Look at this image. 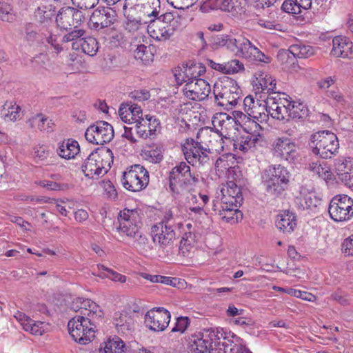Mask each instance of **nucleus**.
<instances>
[{"mask_svg": "<svg viewBox=\"0 0 353 353\" xmlns=\"http://www.w3.org/2000/svg\"><path fill=\"white\" fill-rule=\"evenodd\" d=\"M296 204L299 209L312 210L321 203V200L314 192L302 190L300 195L296 198Z\"/></svg>", "mask_w": 353, "mask_h": 353, "instance_id": "473e14b6", "label": "nucleus"}, {"mask_svg": "<svg viewBox=\"0 0 353 353\" xmlns=\"http://www.w3.org/2000/svg\"><path fill=\"white\" fill-rule=\"evenodd\" d=\"M170 313L163 307L154 308L145 315V323L152 330L163 331L170 321Z\"/></svg>", "mask_w": 353, "mask_h": 353, "instance_id": "a211bd4d", "label": "nucleus"}, {"mask_svg": "<svg viewBox=\"0 0 353 353\" xmlns=\"http://www.w3.org/2000/svg\"><path fill=\"white\" fill-rule=\"evenodd\" d=\"M20 107L16 105L6 104L1 110V117L7 121H15L19 117Z\"/></svg>", "mask_w": 353, "mask_h": 353, "instance_id": "de8ad7c7", "label": "nucleus"}, {"mask_svg": "<svg viewBox=\"0 0 353 353\" xmlns=\"http://www.w3.org/2000/svg\"><path fill=\"white\" fill-rule=\"evenodd\" d=\"M245 132L236 135L232 140L234 151L243 153L253 150L258 144L261 143V136L259 132L261 125L254 120L248 121V127H243Z\"/></svg>", "mask_w": 353, "mask_h": 353, "instance_id": "39448f33", "label": "nucleus"}, {"mask_svg": "<svg viewBox=\"0 0 353 353\" xmlns=\"http://www.w3.org/2000/svg\"><path fill=\"white\" fill-rule=\"evenodd\" d=\"M309 170L324 180L331 179L332 172L323 162L321 163L319 161L310 162Z\"/></svg>", "mask_w": 353, "mask_h": 353, "instance_id": "c03bdc74", "label": "nucleus"}, {"mask_svg": "<svg viewBox=\"0 0 353 353\" xmlns=\"http://www.w3.org/2000/svg\"><path fill=\"white\" fill-rule=\"evenodd\" d=\"M113 152L106 147L98 148L85 159L81 168L86 177L98 179L105 175L113 163Z\"/></svg>", "mask_w": 353, "mask_h": 353, "instance_id": "f257e3e1", "label": "nucleus"}, {"mask_svg": "<svg viewBox=\"0 0 353 353\" xmlns=\"http://www.w3.org/2000/svg\"><path fill=\"white\" fill-rule=\"evenodd\" d=\"M137 315V311L132 310L130 308L125 309L121 312H116L114 316V321L118 331L126 334L133 330Z\"/></svg>", "mask_w": 353, "mask_h": 353, "instance_id": "b1692460", "label": "nucleus"}, {"mask_svg": "<svg viewBox=\"0 0 353 353\" xmlns=\"http://www.w3.org/2000/svg\"><path fill=\"white\" fill-rule=\"evenodd\" d=\"M305 110L304 105L301 103H294L293 105L288 109L289 119H301L305 114Z\"/></svg>", "mask_w": 353, "mask_h": 353, "instance_id": "5fc2aeb1", "label": "nucleus"}, {"mask_svg": "<svg viewBox=\"0 0 353 353\" xmlns=\"http://www.w3.org/2000/svg\"><path fill=\"white\" fill-rule=\"evenodd\" d=\"M213 94L217 105L227 109L235 106L240 99L239 87L236 81L228 77L214 83Z\"/></svg>", "mask_w": 353, "mask_h": 353, "instance_id": "20e7f679", "label": "nucleus"}, {"mask_svg": "<svg viewBox=\"0 0 353 353\" xmlns=\"http://www.w3.org/2000/svg\"><path fill=\"white\" fill-rule=\"evenodd\" d=\"M195 235L192 232H185L182 236L178 248H174L175 251H177L179 254L183 256L188 255L192 245L194 243Z\"/></svg>", "mask_w": 353, "mask_h": 353, "instance_id": "37998d69", "label": "nucleus"}, {"mask_svg": "<svg viewBox=\"0 0 353 353\" xmlns=\"http://www.w3.org/2000/svg\"><path fill=\"white\" fill-rule=\"evenodd\" d=\"M128 105L125 104H121L120 108L119 109V114L121 117V119L125 122L128 123L129 124L134 123L132 120V117L131 116L130 111L127 109Z\"/></svg>", "mask_w": 353, "mask_h": 353, "instance_id": "338daca9", "label": "nucleus"}, {"mask_svg": "<svg viewBox=\"0 0 353 353\" xmlns=\"http://www.w3.org/2000/svg\"><path fill=\"white\" fill-rule=\"evenodd\" d=\"M148 32L154 39L165 41L174 34V28L166 26L161 21L151 18L148 26Z\"/></svg>", "mask_w": 353, "mask_h": 353, "instance_id": "cd10ccee", "label": "nucleus"}, {"mask_svg": "<svg viewBox=\"0 0 353 353\" xmlns=\"http://www.w3.org/2000/svg\"><path fill=\"white\" fill-rule=\"evenodd\" d=\"M211 336L223 340L218 342V353H252L246 347L243 339L231 332L223 329L217 330V332H212Z\"/></svg>", "mask_w": 353, "mask_h": 353, "instance_id": "1a4fd4ad", "label": "nucleus"}, {"mask_svg": "<svg viewBox=\"0 0 353 353\" xmlns=\"http://www.w3.org/2000/svg\"><path fill=\"white\" fill-rule=\"evenodd\" d=\"M20 34L28 46H34L39 43L40 34L38 26L33 23H26L21 29Z\"/></svg>", "mask_w": 353, "mask_h": 353, "instance_id": "7c9ffc66", "label": "nucleus"}, {"mask_svg": "<svg viewBox=\"0 0 353 353\" xmlns=\"http://www.w3.org/2000/svg\"><path fill=\"white\" fill-rule=\"evenodd\" d=\"M92 321L90 318L82 315H77L69 321L68 331L76 342L85 345L94 339L96 325Z\"/></svg>", "mask_w": 353, "mask_h": 353, "instance_id": "423d86ee", "label": "nucleus"}, {"mask_svg": "<svg viewBox=\"0 0 353 353\" xmlns=\"http://www.w3.org/2000/svg\"><path fill=\"white\" fill-rule=\"evenodd\" d=\"M125 105H128L127 109L130 111V114L132 117V120L134 121V123H141L142 122L146 123L144 120V118H143V112L140 106L137 105V104L130 105L126 103Z\"/></svg>", "mask_w": 353, "mask_h": 353, "instance_id": "bf43d9fd", "label": "nucleus"}, {"mask_svg": "<svg viewBox=\"0 0 353 353\" xmlns=\"http://www.w3.org/2000/svg\"><path fill=\"white\" fill-rule=\"evenodd\" d=\"M288 51L294 57L299 59L308 58L315 52L313 47L301 43L290 46Z\"/></svg>", "mask_w": 353, "mask_h": 353, "instance_id": "a19ab883", "label": "nucleus"}, {"mask_svg": "<svg viewBox=\"0 0 353 353\" xmlns=\"http://www.w3.org/2000/svg\"><path fill=\"white\" fill-rule=\"evenodd\" d=\"M121 183L129 191H141L149 183V172L143 166L135 164L123 173Z\"/></svg>", "mask_w": 353, "mask_h": 353, "instance_id": "9d476101", "label": "nucleus"}, {"mask_svg": "<svg viewBox=\"0 0 353 353\" xmlns=\"http://www.w3.org/2000/svg\"><path fill=\"white\" fill-rule=\"evenodd\" d=\"M236 54L247 59L263 63L270 62V58L269 57H267L258 48L253 45L249 39L242 36L239 37V46Z\"/></svg>", "mask_w": 353, "mask_h": 353, "instance_id": "6ab92c4d", "label": "nucleus"}, {"mask_svg": "<svg viewBox=\"0 0 353 353\" xmlns=\"http://www.w3.org/2000/svg\"><path fill=\"white\" fill-rule=\"evenodd\" d=\"M143 158L152 163H159L163 159L162 148L152 145L144 150L141 154Z\"/></svg>", "mask_w": 353, "mask_h": 353, "instance_id": "ea45409f", "label": "nucleus"}, {"mask_svg": "<svg viewBox=\"0 0 353 353\" xmlns=\"http://www.w3.org/2000/svg\"><path fill=\"white\" fill-rule=\"evenodd\" d=\"M198 0H167L173 8L184 10L192 6Z\"/></svg>", "mask_w": 353, "mask_h": 353, "instance_id": "680f3d73", "label": "nucleus"}, {"mask_svg": "<svg viewBox=\"0 0 353 353\" xmlns=\"http://www.w3.org/2000/svg\"><path fill=\"white\" fill-rule=\"evenodd\" d=\"M118 221L119 225L117 230L121 235L136 238L141 226V210L125 208L119 212Z\"/></svg>", "mask_w": 353, "mask_h": 353, "instance_id": "6e6552de", "label": "nucleus"}, {"mask_svg": "<svg viewBox=\"0 0 353 353\" xmlns=\"http://www.w3.org/2000/svg\"><path fill=\"white\" fill-rule=\"evenodd\" d=\"M92 274L102 279L108 278L114 281H119L120 283H125L126 281L125 276L116 272L102 264H97L96 266L92 267Z\"/></svg>", "mask_w": 353, "mask_h": 353, "instance_id": "f704fd0d", "label": "nucleus"}, {"mask_svg": "<svg viewBox=\"0 0 353 353\" xmlns=\"http://www.w3.org/2000/svg\"><path fill=\"white\" fill-rule=\"evenodd\" d=\"M353 43L345 37L336 36L332 39L331 55L335 57L347 58L352 53Z\"/></svg>", "mask_w": 353, "mask_h": 353, "instance_id": "c85d7f7f", "label": "nucleus"}, {"mask_svg": "<svg viewBox=\"0 0 353 353\" xmlns=\"http://www.w3.org/2000/svg\"><path fill=\"white\" fill-rule=\"evenodd\" d=\"M210 91V84L203 79H195L188 81L183 89V94L186 98L197 101L206 99Z\"/></svg>", "mask_w": 353, "mask_h": 353, "instance_id": "dca6fc26", "label": "nucleus"}, {"mask_svg": "<svg viewBox=\"0 0 353 353\" xmlns=\"http://www.w3.org/2000/svg\"><path fill=\"white\" fill-rule=\"evenodd\" d=\"M161 9L159 0H125L123 10L126 13L139 14L152 18L159 15Z\"/></svg>", "mask_w": 353, "mask_h": 353, "instance_id": "f8f14e48", "label": "nucleus"}, {"mask_svg": "<svg viewBox=\"0 0 353 353\" xmlns=\"http://www.w3.org/2000/svg\"><path fill=\"white\" fill-rule=\"evenodd\" d=\"M221 329V328L210 330H209V333L205 335H204V334H199L192 336L190 341V348L191 351L194 353H210V350H212V345L213 343L217 347L216 350L219 351L218 342L223 341V340L212 336L211 334L212 332H217V330Z\"/></svg>", "mask_w": 353, "mask_h": 353, "instance_id": "412c9836", "label": "nucleus"}, {"mask_svg": "<svg viewBox=\"0 0 353 353\" xmlns=\"http://www.w3.org/2000/svg\"><path fill=\"white\" fill-rule=\"evenodd\" d=\"M125 344L119 337L114 336L101 344L99 353H123Z\"/></svg>", "mask_w": 353, "mask_h": 353, "instance_id": "4c0bfd02", "label": "nucleus"}, {"mask_svg": "<svg viewBox=\"0 0 353 353\" xmlns=\"http://www.w3.org/2000/svg\"><path fill=\"white\" fill-rule=\"evenodd\" d=\"M214 127L220 128L227 132L235 130L237 126L236 119L225 112L216 113L212 119Z\"/></svg>", "mask_w": 353, "mask_h": 353, "instance_id": "2f4dec72", "label": "nucleus"}, {"mask_svg": "<svg viewBox=\"0 0 353 353\" xmlns=\"http://www.w3.org/2000/svg\"><path fill=\"white\" fill-rule=\"evenodd\" d=\"M221 203L240 206L243 202V198L241 190L233 181L227 183V185L221 189Z\"/></svg>", "mask_w": 353, "mask_h": 353, "instance_id": "bb28decb", "label": "nucleus"}, {"mask_svg": "<svg viewBox=\"0 0 353 353\" xmlns=\"http://www.w3.org/2000/svg\"><path fill=\"white\" fill-rule=\"evenodd\" d=\"M114 12L105 8L94 10L90 18V22L97 30L109 27L114 23Z\"/></svg>", "mask_w": 353, "mask_h": 353, "instance_id": "a878e982", "label": "nucleus"}, {"mask_svg": "<svg viewBox=\"0 0 353 353\" xmlns=\"http://www.w3.org/2000/svg\"><path fill=\"white\" fill-rule=\"evenodd\" d=\"M202 140L195 141L192 138L186 139L181 144V149L186 161L189 163L191 159H194L197 151L202 150L203 148Z\"/></svg>", "mask_w": 353, "mask_h": 353, "instance_id": "c9c22d12", "label": "nucleus"}, {"mask_svg": "<svg viewBox=\"0 0 353 353\" xmlns=\"http://www.w3.org/2000/svg\"><path fill=\"white\" fill-rule=\"evenodd\" d=\"M80 152V147L78 142L75 140L69 139L59 144L57 149L58 154L63 159H70Z\"/></svg>", "mask_w": 353, "mask_h": 353, "instance_id": "72a5a7b5", "label": "nucleus"}, {"mask_svg": "<svg viewBox=\"0 0 353 353\" xmlns=\"http://www.w3.org/2000/svg\"><path fill=\"white\" fill-rule=\"evenodd\" d=\"M190 325V319L186 316H180L176 319L175 325L172 329V332L183 333Z\"/></svg>", "mask_w": 353, "mask_h": 353, "instance_id": "052dcab7", "label": "nucleus"}, {"mask_svg": "<svg viewBox=\"0 0 353 353\" xmlns=\"http://www.w3.org/2000/svg\"><path fill=\"white\" fill-rule=\"evenodd\" d=\"M239 207L213 201L212 209L226 223L234 224L243 218L242 212L238 210Z\"/></svg>", "mask_w": 353, "mask_h": 353, "instance_id": "5701e85b", "label": "nucleus"}, {"mask_svg": "<svg viewBox=\"0 0 353 353\" xmlns=\"http://www.w3.org/2000/svg\"><path fill=\"white\" fill-rule=\"evenodd\" d=\"M282 10L288 13H290L292 14H299L301 12V8L299 6V3L296 0L295 1L292 0H286L282 4Z\"/></svg>", "mask_w": 353, "mask_h": 353, "instance_id": "6e6d98bb", "label": "nucleus"}, {"mask_svg": "<svg viewBox=\"0 0 353 353\" xmlns=\"http://www.w3.org/2000/svg\"><path fill=\"white\" fill-rule=\"evenodd\" d=\"M85 137L91 143L103 145L113 139V127L106 121H97L87 128Z\"/></svg>", "mask_w": 353, "mask_h": 353, "instance_id": "ddd939ff", "label": "nucleus"}, {"mask_svg": "<svg viewBox=\"0 0 353 353\" xmlns=\"http://www.w3.org/2000/svg\"><path fill=\"white\" fill-rule=\"evenodd\" d=\"M25 330L30 332L34 335H42L45 332V323L41 321L35 322L32 319H30V322L26 323Z\"/></svg>", "mask_w": 353, "mask_h": 353, "instance_id": "603ef678", "label": "nucleus"}, {"mask_svg": "<svg viewBox=\"0 0 353 353\" xmlns=\"http://www.w3.org/2000/svg\"><path fill=\"white\" fill-rule=\"evenodd\" d=\"M210 153L208 152V150H206V148L204 146L202 148V150L197 151L196 153V157H193L194 159H191L189 162L190 164H192L193 166H204L210 165Z\"/></svg>", "mask_w": 353, "mask_h": 353, "instance_id": "49530a36", "label": "nucleus"}, {"mask_svg": "<svg viewBox=\"0 0 353 353\" xmlns=\"http://www.w3.org/2000/svg\"><path fill=\"white\" fill-rule=\"evenodd\" d=\"M151 236L153 243L159 250L167 254L174 253V245H176V234L172 225L157 223L151 228Z\"/></svg>", "mask_w": 353, "mask_h": 353, "instance_id": "0eeeda50", "label": "nucleus"}, {"mask_svg": "<svg viewBox=\"0 0 353 353\" xmlns=\"http://www.w3.org/2000/svg\"><path fill=\"white\" fill-rule=\"evenodd\" d=\"M205 72V66L201 63L190 61L175 68L174 76L178 85L199 79Z\"/></svg>", "mask_w": 353, "mask_h": 353, "instance_id": "2eb2a0df", "label": "nucleus"}, {"mask_svg": "<svg viewBox=\"0 0 353 353\" xmlns=\"http://www.w3.org/2000/svg\"><path fill=\"white\" fill-rule=\"evenodd\" d=\"M134 57L136 59L140 60L145 64L151 59L152 54L148 50L147 46L140 44L134 50Z\"/></svg>", "mask_w": 353, "mask_h": 353, "instance_id": "8fccbe9b", "label": "nucleus"}, {"mask_svg": "<svg viewBox=\"0 0 353 353\" xmlns=\"http://www.w3.org/2000/svg\"><path fill=\"white\" fill-rule=\"evenodd\" d=\"M328 212L332 219L340 222L353 216V200L347 195H336L330 203Z\"/></svg>", "mask_w": 353, "mask_h": 353, "instance_id": "9b49d317", "label": "nucleus"}, {"mask_svg": "<svg viewBox=\"0 0 353 353\" xmlns=\"http://www.w3.org/2000/svg\"><path fill=\"white\" fill-rule=\"evenodd\" d=\"M290 176L287 168L281 164H274L263 171L261 181L268 194L277 196L288 187Z\"/></svg>", "mask_w": 353, "mask_h": 353, "instance_id": "f03ea898", "label": "nucleus"}, {"mask_svg": "<svg viewBox=\"0 0 353 353\" xmlns=\"http://www.w3.org/2000/svg\"><path fill=\"white\" fill-rule=\"evenodd\" d=\"M276 226L284 234L292 233L296 227V216L290 210H285L277 215Z\"/></svg>", "mask_w": 353, "mask_h": 353, "instance_id": "c756f323", "label": "nucleus"}, {"mask_svg": "<svg viewBox=\"0 0 353 353\" xmlns=\"http://www.w3.org/2000/svg\"><path fill=\"white\" fill-rule=\"evenodd\" d=\"M55 7L50 3L42 4L37 8L34 14L37 20L41 23H47L55 15Z\"/></svg>", "mask_w": 353, "mask_h": 353, "instance_id": "58836bf2", "label": "nucleus"}, {"mask_svg": "<svg viewBox=\"0 0 353 353\" xmlns=\"http://www.w3.org/2000/svg\"><path fill=\"white\" fill-rule=\"evenodd\" d=\"M85 34L83 29L76 28L65 34L62 38L63 43H70L71 47L74 50H79L81 41Z\"/></svg>", "mask_w": 353, "mask_h": 353, "instance_id": "e433bc0d", "label": "nucleus"}, {"mask_svg": "<svg viewBox=\"0 0 353 353\" xmlns=\"http://www.w3.org/2000/svg\"><path fill=\"white\" fill-rule=\"evenodd\" d=\"M342 252L347 256H353V235L346 238L341 245Z\"/></svg>", "mask_w": 353, "mask_h": 353, "instance_id": "774afa93", "label": "nucleus"}, {"mask_svg": "<svg viewBox=\"0 0 353 353\" xmlns=\"http://www.w3.org/2000/svg\"><path fill=\"white\" fill-rule=\"evenodd\" d=\"M274 157L289 163H294L299 157L298 146L288 137L276 138L272 145Z\"/></svg>", "mask_w": 353, "mask_h": 353, "instance_id": "4468645a", "label": "nucleus"}, {"mask_svg": "<svg viewBox=\"0 0 353 353\" xmlns=\"http://www.w3.org/2000/svg\"><path fill=\"white\" fill-rule=\"evenodd\" d=\"M92 301L90 299H83L82 298H77L75 301H73L72 308L77 312L81 310L80 315H86V313L83 312V310L85 312H88Z\"/></svg>", "mask_w": 353, "mask_h": 353, "instance_id": "13d9d810", "label": "nucleus"}, {"mask_svg": "<svg viewBox=\"0 0 353 353\" xmlns=\"http://www.w3.org/2000/svg\"><path fill=\"white\" fill-rule=\"evenodd\" d=\"M254 87L256 93L271 94L277 93L276 79L265 72L258 71L255 73Z\"/></svg>", "mask_w": 353, "mask_h": 353, "instance_id": "393cba45", "label": "nucleus"}, {"mask_svg": "<svg viewBox=\"0 0 353 353\" xmlns=\"http://www.w3.org/2000/svg\"><path fill=\"white\" fill-rule=\"evenodd\" d=\"M10 5L5 1H0V19L4 21H10L12 19L10 14Z\"/></svg>", "mask_w": 353, "mask_h": 353, "instance_id": "e2e57ef3", "label": "nucleus"}, {"mask_svg": "<svg viewBox=\"0 0 353 353\" xmlns=\"http://www.w3.org/2000/svg\"><path fill=\"white\" fill-rule=\"evenodd\" d=\"M196 138L199 140H202L209 153L213 151L220 153L224 150V140L222 134L218 130L202 129L197 133Z\"/></svg>", "mask_w": 353, "mask_h": 353, "instance_id": "4be33fe9", "label": "nucleus"}, {"mask_svg": "<svg viewBox=\"0 0 353 353\" xmlns=\"http://www.w3.org/2000/svg\"><path fill=\"white\" fill-rule=\"evenodd\" d=\"M143 277L147 280L150 281L152 283H160L171 286H174L176 285V279L175 278H171L170 276L144 274L143 275Z\"/></svg>", "mask_w": 353, "mask_h": 353, "instance_id": "09e8293b", "label": "nucleus"}, {"mask_svg": "<svg viewBox=\"0 0 353 353\" xmlns=\"http://www.w3.org/2000/svg\"><path fill=\"white\" fill-rule=\"evenodd\" d=\"M169 181L171 190L175 192L177 184H192L198 179L192 174L190 167L185 162H180L170 171Z\"/></svg>", "mask_w": 353, "mask_h": 353, "instance_id": "f3484780", "label": "nucleus"}, {"mask_svg": "<svg viewBox=\"0 0 353 353\" xmlns=\"http://www.w3.org/2000/svg\"><path fill=\"white\" fill-rule=\"evenodd\" d=\"M312 152L322 159H330L338 152L339 143L335 134L330 131L318 132L311 138Z\"/></svg>", "mask_w": 353, "mask_h": 353, "instance_id": "7ed1b4c3", "label": "nucleus"}, {"mask_svg": "<svg viewBox=\"0 0 353 353\" xmlns=\"http://www.w3.org/2000/svg\"><path fill=\"white\" fill-rule=\"evenodd\" d=\"M133 239H134L137 249L144 252L149 251L152 249L148 239L140 231L138 232L137 237Z\"/></svg>", "mask_w": 353, "mask_h": 353, "instance_id": "4d7b16f0", "label": "nucleus"}, {"mask_svg": "<svg viewBox=\"0 0 353 353\" xmlns=\"http://www.w3.org/2000/svg\"><path fill=\"white\" fill-rule=\"evenodd\" d=\"M83 19L81 11L74 8H62L57 14L56 23L57 26L64 30H71V27L74 28L81 23Z\"/></svg>", "mask_w": 353, "mask_h": 353, "instance_id": "aec40b11", "label": "nucleus"}, {"mask_svg": "<svg viewBox=\"0 0 353 353\" xmlns=\"http://www.w3.org/2000/svg\"><path fill=\"white\" fill-rule=\"evenodd\" d=\"M81 48L85 54L90 56H94L97 54L99 50V45L97 39L90 36L85 34L83 41H81Z\"/></svg>", "mask_w": 353, "mask_h": 353, "instance_id": "a18cd8bd", "label": "nucleus"}, {"mask_svg": "<svg viewBox=\"0 0 353 353\" xmlns=\"http://www.w3.org/2000/svg\"><path fill=\"white\" fill-rule=\"evenodd\" d=\"M187 213L190 218L197 221L204 214V210L200 205L187 206Z\"/></svg>", "mask_w": 353, "mask_h": 353, "instance_id": "0e129e2a", "label": "nucleus"}, {"mask_svg": "<svg viewBox=\"0 0 353 353\" xmlns=\"http://www.w3.org/2000/svg\"><path fill=\"white\" fill-rule=\"evenodd\" d=\"M243 70V64L237 59L231 60L223 64V73L234 74Z\"/></svg>", "mask_w": 353, "mask_h": 353, "instance_id": "864d4df0", "label": "nucleus"}, {"mask_svg": "<svg viewBox=\"0 0 353 353\" xmlns=\"http://www.w3.org/2000/svg\"><path fill=\"white\" fill-rule=\"evenodd\" d=\"M290 108H285V105H279L275 112L272 114V117L278 120H289L288 109Z\"/></svg>", "mask_w": 353, "mask_h": 353, "instance_id": "69168bd1", "label": "nucleus"}, {"mask_svg": "<svg viewBox=\"0 0 353 353\" xmlns=\"http://www.w3.org/2000/svg\"><path fill=\"white\" fill-rule=\"evenodd\" d=\"M28 122L32 128H37L41 131H51L54 125L52 120L43 117L42 114L33 116Z\"/></svg>", "mask_w": 353, "mask_h": 353, "instance_id": "79ce46f5", "label": "nucleus"}, {"mask_svg": "<svg viewBox=\"0 0 353 353\" xmlns=\"http://www.w3.org/2000/svg\"><path fill=\"white\" fill-rule=\"evenodd\" d=\"M337 175L347 171H351L352 163L350 157H340L334 163Z\"/></svg>", "mask_w": 353, "mask_h": 353, "instance_id": "3c124183", "label": "nucleus"}]
</instances>
